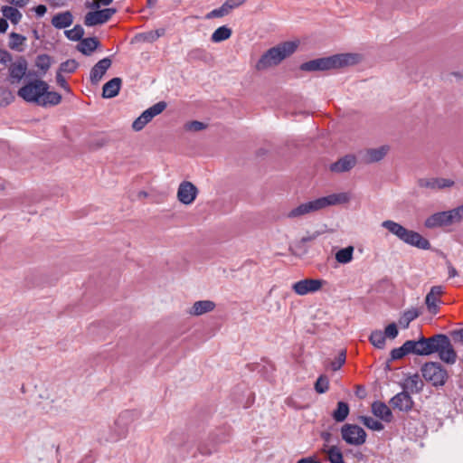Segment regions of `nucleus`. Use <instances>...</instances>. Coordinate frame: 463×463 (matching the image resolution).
Segmentation results:
<instances>
[{
  "label": "nucleus",
  "mask_w": 463,
  "mask_h": 463,
  "mask_svg": "<svg viewBox=\"0 0 463 463\" xmlns=\"http://www.w3.org/2000/svg\"><path fill=\"white\" fill-rule=\"evenodd\" d=\"M351 195L349 193L332 194L323 196L313 201H309L299 204L298 206L291 209L286 213L289 219L300 218L306 214L325 209L332 205H339L346 203L350 201Z\"/></svg>",
  "instance_id": "1"
},
{
  "label": "nucleus",
  "mask_w": 463,
  "mask_h": 463,
  "mask_svg": "<svg viewBox=\"0 0 463 463\" xmlns=\"http://www.w3.org/2000/svg\"><path fill=\"white\" fill-rule=\"evenodd\" d=\"M298 47V41H288L269 48L260 56L255 69L260 71L278 66L282 61L292 55Z\"/></svg>",
  "instance_id": "2"
},
{
  "label": "nucleus",
  "mask_w": 463,
  "mask_h": 463,
  "mask_svg": "<svg viewBox=\"0 0 463 463\" xmlns=\"http://www.w3.org/2000/svg\"><path fill=\"white\" fill-rule=\"evenodd\" d=\"M382 226L388 230L392 234L395 235L402 242L410 246H413L420 250H430L431 248L430 241L419 232L408 230L394 221H383L382 222Z\"/></svg>",
  "instance_id": "3"
},
{
  "label": "nucleus",
  "mask_w": 463,
  "mask_h": 463,
  "mask_svg": "<svg viewBox=\"0 0 463 463\" xmlns=\"http://www.w3.org/2000/svg\"><path fill=\"white\" fill-rule=\"evenodd\" d=\"M353 57L350 54H335L306 61L300 65L304 71H324L348 65Z\"/></svg>",
  "instance_id": "4"
},
{
  "label": "nucleus",
  "mask_w": 463,
  "mask_h": 463,
  "mask_svg": "<svg viewBox=\"0 0 463 463\" xmlns=\"http://www.w3.org/2000/svg\"><path fill=\"white\" fill-rule=\"evenodd\" d=\"M134 420V413L130 411L121 412L115 420L114 424L101 434L100 439L107 442H116L121 439L126 438L130 424Z\"/></svg>",
  "instance_id": "5"
},
{
  "label": "nucleus",
  "mask_w": 463,
  "mask_h": 463,
  "mask_svg": "<svg viewBox=\"0 0 463 463\" xmlns=\"http://www.w3.org/2000/svg\"><path fill=\"white\" fill-rule=\"evenodd\" d=\"M47 90H49V85L45 81L36 80L23 86L18 90V95L25 101L36 103L38 105L41 97Z\"/></svg>",
  "instance_id": "6"
},
{
  "label": "nucleus",
  "mask_w": 463,
  "mask_h": 463,
  "mask_svg": "<svg viewBox=\"0 0 463 463\" xmlns=\"http://www.w3.org/2000/svg\"><path fill=\"white\" fill-rule=\"evenodd\" d=\"M423 378L434 386H443L448 379V373L439 363H426L421 368Z\"/></svg>",
  "instance_id": "7"
},
{
  "label": "nucleus",
  "mask_w": 463,
  "mask_h": 463,
  "mask_svg": "<svg viewBox=\"0 0 463 463\" xmlns=\"http://www.w3.org/2000/svg\"><path fill=\"white\" fill-rule=\"evenodd\" d=\"M342 439L350 445L360 446L366 440L364 430L355 424H345L341 428Z\"/></svg>",
  "instance_id": "8"
},
{
  "label": "nucleus",
  "mask_w": 463,
  "mask_h": 463,
  "mask_svg": "<svg viewBox=\"0 0 463 463\" xmlns=\"http://www.w3.org/2000/svg\"><path fill=\"white\" fill-rule=\"evenodd\" d=\"M116 13V8H105L88 12L84 16V24L87 27H92L106 24Z\"/></svg>",
  "instance_id": "9"
},
{
  "label": "nucleus",
  "mask_w": 463,
  "mask_h": 463,
  "mask_svg": "<svg viewBox=\"0 0 463 463\" xmlns=\"http://www.w3.org/2000/svg\"><path fill=\"white\" fill-rule=\"evenodd\" d=\"M324 284H326V281L323 279H304L295 282L291 288L297 295L305 296L320 290Z\"/></svg>",
  "instance_id": "10"
},
{
  "label": "nucleus",
  "mask_w": 463,
  "mask_h": 463,
  "mask_svg": "<svg viewBox=\"0 0 463 463\" xmlns=\"http://www.w3.org/2000/svg\"><path fill=\"white\" fill-rule=\"evenodd\" d=\"M439 335L443 339L438 340L436 353H439V356L443 362L452 364L456 362L457 354L450 343L449 338L443 334H439Z\"/></svg>",
  "instance_id": "11"
},
{
  "label": "nucleus",
  "mask_w": 463,
  "mask_h": 463,
  "mask_svg": "<svg viewBox=\"0 0 463 463\" xmlns=\"http://www.w3.org/2000/svg\"><path fill=\"white\" fill-rule=\"evenodd\" d=\"M198 194L196 186L188 181H184L179 184L177 190V198L180 203L189 205L194 203Z\"/></svg>",
  "instance_id": "12"
},
{
  "label": "nucleus",
  "mask_w": 463,
  "mask_h": 463,
  "mask_svg": "<svg viewBox=\"0 0 463 463\" xmlns=\"http://www.w3.org/2000/svg\"><path fill=\"white\" fill-rule=\"evenodd\" d=\"M443 294L441 286L431 287L430 292L425 298V304L428 311L431 315H437L439 311V305L442 303L440 297Z\"/></svg>",
  "instance_id": "13"
},
{
  "label": "nucleus",
  "mask_w": 463,
  "mask_h": 463,
  "mask_svg": "<svg viewBox=\"0 0 463 463\" xmlns=\"http://www.w3.org/2000/svg\"><path fill=\"white\" fill-rule=\"evenodd\" d=\"M442 340L439 334L435 335L431 337L426 338L421 336L416 341V350L418 355H429L436 353L438 340Z\"/></svg>",
  "instance_id": "14"
},
{
  "label": "nucleus",
  "mask_w": 463,
  "mask_h": 463,
  "mask_svg": "<svg viewBox=\"0 0 463 463\" xmlns=\"http://www.w3.org/2000/svg\"><path fill=\"white\" fill-rule=\"evenodd\" d=\"M210 441L214 442L212 448H208L207 444H199L198 451L203 456H210L218 451L221 444L228 442V435L223 431H218L210 435Z\"/></svg>",
  "instance_id": "15"
},
{
  "label": "nucleus",
  "mask_w": 463,
  "mask_h": 463,
  "mask_svg": "<svg viewBox=\"0 0 463 463\" xmlns=\"http://www.w3.org/2000/svg\"><path fill=\"white\" fill-rule=\"evenodd\" d=\"M28 63L25 58L19 57L9 66V76L11 83H18L26 74Z\"/></svg>",
  "instance_id": "16"
},
{
  "label": "nucleus",
  "mask_w": 463,
  "mask_h": 463,
  "mask_svg": "<svg viewBox=\"0 0 463 463\" xmlns=\"http://www.w3.org/2000/svg\"><path fill=\"white\" fill-rule=\"evenodd\" d=\"M413 400L408 392L403 391L394 395L390 400V404L394 410L401 411H409L413 407Z\"/></svg>",
  "instance_id": "17"
},
{
  "label": "nucleus",
  "mask_w": 463,
  "mask_h": 463,
  "mask_svg": "<svg viewBox=\"0 0 463 463\" xmlns=\"http://www.w3.org/2000/svg\"><path fill=\"white\" fill-rule=\"evenodd\" d=\"M450 224H452V221L449 211L433 213L424 222L425 227L429 229L449 226Z\"/></svg>",
  "instance_id": "18"
},
{
  "label": "nucleus",
  "mask_w": 463,
  "mask_h": 463,
  "mask_svg": "<svg viewBox=\"0 0 463 463\" xmlns=\"http://www.w3.org/2000/svg\"><path fill=\"white\" fill-rule=\"evenodd\" d=\"M389 151L388 146H381L376 148H368L360 153L362 160L366 164L379 162L384 158Z\"/></svg>",
  "instance_id": "19"
},
{
  "label": "nucleus",
  "mask_w": 463,
  "mask_h": 463,
  "mask_svg": "<svg viewBox=\"0 0 463 463\" xmlns=\"http://www.w3.org/2000/svg\"><path fill=\"white\" fill-rule=\"evenodd\" d=\"M111 60L109 57H106L99 61L92 67L90 73V80L92 84L97 85L101 80L106 71L111 66Z\"/></svg>",
  "instance_id": "20"
},
{
  "label": "nucleus",
  "mask_w": 463,
  "mask_h": 463,
  "mask_svg": "<svg viewBox=\"0 0 463 463\" xmlns=\"http://www.w3.org/2000/svg\"><path fill=\"white\" fill-rule=\"evenodd\" d=\"M356 164V157L347 155L330 165V170L335 173H344L351 170Z\"/></svg>",
  "instance_id": "21"
},
{
  "label": "nucleus",
  "mask_w": 463,
  "mask_h": 463,
  "mask_svg": "<svg viewBox=\"0 0 463 463\" xmlns=\"http://www.w3.org/2000/svg\"><path fill=\"white\" fill-rule=\"evenodd\" d=\"M453 184V181L444 178H421L418 181L419 186L431 190L449 187Z\"/></svg>",
  "instance_id": "22"
},
{
  "label": "nucleus",
  "mask_w": 463,
  "mask_h": 463,
  "mask_svg": "<svg viewBox=\"0 0 463 463\" xmlns=\"http://www.w3.org/2000/svg\"><path fill=\"white\" fill-rule=\"evenodd\" d=\"M372 412L374 416L385 422H391L392 420L391 409L383 402H373L372 404Z\"/></svg>",
  "instance_id": "23"
},
{
  "label": "nucleus",
  "mask_w": 463,
  "mask_h": 463,
  "mask_svg": "<svg viewBox=\"0 0 463 463\" xmlns=\"http://www.w3.org/2000/svg\"><path fill=\"white\" fill-rule=\"evenodd\" d=\"M52 24L56 29H64L73 23V15L70 11L58 13L52 18Z\"/></svg>",
  "instance_id": "24"
},
{
  "label": "nucleus",
  "mask_w": 463,
  "mask_h": 463,
  "mask_svg": "<svg viewBox=\"0 0 463 463\" xmlns=\"http://www.w3.org/2000/svg\"><path fill=\"white\" fill-rule=\"evenodd\" d=\"M122 80L120 78H113L106 82L102 89V97L105 99H111L116 97L121 88Z\"/></svg>",
  "instance_id": "25"
},
{
  "label": "nucleus",
  "mask_w": 463,
  "mask_h": 463,
  "mask_svg": "<svg viewBox=\"0 0 463 463\" xmlns=\"http://www.w3.org/2000/svg\"><path fill=\"white\" fill-rule=\"evenodd\" d=\"M215 308V303L212 300H200L194 303L190 315L201 316L205 313L211 312Z\"/></svg>",
  "instance_id": "26"
},
{
  "label": "nucleus",
  "mask_w": 463,
  "mask_h": 463,
  "mask_svg": "<svg viewBox=\"0 0 463 463\" xmlns=\"http://www.w3.org/2000/svg\"><path fill=\"white\" fill-rule=\"evenodd\" d=\"M167 104L165 101H159L141 113V118L145 123H149L156 116L161 114L166 108Z\"/></svg>",
  "instance_id": "27"
},
{
  "label": "nucleus",
  "mask_w": 463,
  "mask_h": 463,
  "mask_svg": "<svg viewBox=\"0 0 463 463\" xmlns=\"http://www.w3.org/2000/svg\"><path fill=\"white\" fill-rule=\"evenodd\" d=\"M99 42L96 37L82 38L78 45V50L84 55H90L98 47Z\"/></svg>",
  "instance_id": "28"
},
{
  "label": "nucleus",
  "mask_w": 463,
  "mask_h": 463,
  "mask_svg": "<svg viewBox=\"0 0 463 463\" xmlns=\"http://www.w3.org/2000/svg\"><path fill=\"white\" fill-rule=\"evenodd\" d=\"M61 101V96L56 91H49L48 90L41 97L40 102L38 105L46 107V106H55L58 105Z\"/></svg>",
  "instance_id": "29"
},
{
  "label": "nucleus",
  "mask_w": 463,
  "mask_h": 463,
  "mask_svg": "<svg viewBox=\"0 0 463 463\" xmlns=\"http://www.w3.org/2000/svg\"><path fill=\"white\" fill-rule=\"evenodd\" d=\"M404 388L410 390L411 392H420L423 388V383L420 375L415 373L407 377L403 384Z\"/></svg>",
  "instance_id": "30"
},
{
  "label": "nucleus",
  "mask_w": 463,
  "mask_h": 463,
  "mask_svg": "<svg viewBox=\"0 0 463 463\" xmlns=\"http://www.w3.org/2000/svg\"><path fill=\"white\" fill-rule=\"evenodd\" d=\"M1 12L5 19H8L12 24H17L20 23L23 14L22 13L15 7L5 5L1 8Z\"/></svg>",
  "instance_id": "31"
},
{
  "label": "nucleus",
  "mask_w": 463,
  "mask_h": 463,
  "mask_svg": "<svg viewBox=\"0 0 463 463\" xmlns=\"http://www.w3.org/2000/svg\"><path fill=\"white\" fill-rule=\"evenodd\" d=\"M322 451L326 453L330 463H342L344 461L343 453L341 449L336 446L325 445L322 449Z\"/></svg>",
  "instance_id": "32"
},
{
  "label": "nucleus",
  "mask_w": 463,
  "mask_h": 463,
  "mask_svg": "<svg viewBox=\"0 0 463 463\" xmlns=\"http://www.w3.org/2000/svg\"><path fill=\"white\" fill-rule=\"evenodd\" d=\"M420 315L417 308H410L405 310L400 317L399 323L402 328H408L410 323L416 319Z\"/></svg>",
  "instance_id": "33"
},
{
  "label": "nucleus",
  "mask_w": 463,
  "mask_h": 463,
  "mask_svg": "<svg viewBox=\"0 0 463 463\" xmlns=\"http://www.w3.org/2000/svg\"><path fill=\"white\" fill-rule=\"evenodd\" d=\"M349 414V405L345 402H338L336 409L333 411L332 417L337 422L344 421Z\"/></svg>",
  "instance_id": "34"
},
{
  "label": "nucleus",
  "mask_w": 463,
  "mask_h": 463,
  "mask_svg": "<svg viewBox=\"0 0 463 463\" xmlns=\"http://www.w3.org/2000/svg\"><path fill=\"white\" fill-rule=\"evenodd\" d=\"M232 31L231 28L226 25L221 26L217 28L211 36V41L213 43H221L232 36Z\"/></svg>",
  "instance_id": "35"
},
{
  "label": "nucleus",
  "mask_w": 463,
  "mask_h": 463,
  "mask_svg": "<svg viewBox=\"0 0 463 463\" xmlns=\"http://www.w3.org/2000/svg\"><path fill=\"white\" fill-rule=\"evenodd\" d=\"M52 63V59L48 54H39L35 59V66L43 75L46 74Z\"/></svg>",
  "instance_id": "36"
},
{
  "label": "nucleus",
  "mask_w": 463,
  "mask_h": 463,
  "mask_svg": "<svg viewBox=\"0 0 463 463\" xmlns=\"http://www.w3.org/2000/svg\"><path fill=\"white\" fill-rule=\"evenodd\" d=\"M354 253V247L348 246L339 250L335 253V260L341 264H347L352 261Z\"/></svg>",
  "instance_id": "37"
},
{
  "label": "nucleus",
  "mask_w": 463,
  "mask_h": 463,
  "mask_svg": "<svg viewBox=\"0 0 463 463\" xmlns=\"http://www.w3.org/2000/svg\"><path fill=\"white\" fill-rule=\"evenodd\" d=\"M231 13H232V11L230 10V8L227 6L226 3L224 2L219 8H215V9L212 10L211 12H209L208 14H206L205 18L207 20H211L213 18H221V17L230 14Z\"/></svg>",
  "instance_id": "38"
},
{
  "label": "nucleus",
  "mask_w": 463,
  "mask_h": 463,
  "mask_svg": "<svg viewBox=\"0 0 463 463\" xmlns=\"http://www.w3.org/2000/svg\"><path fill=\"white\" fill-rule=\"evenodd\" d=\"M9 37H10V41H9L8 45H9L10 49L15 50L18 52H22L23 49L20 47L26 41V37H24L19 33H11Z\"/></svg>",
  "instance_id": "39"
},
{
  "label": "nucleus",
  "mask_w": 463,
  "mask_h": 463,
  "mask_svg": "<svg viewBox=\"0 0 463 463\" xmlns=\"http://www.w3.org/2000/svg\"><path fill=\"white\" fill-rule=\"evenodd\" d=\"M385 338H386L385 335L380 330L373 331L369 337L372 345L379 349H383L384 347Z\"/></svg>",
  "instance_id": "40"
},
{
  "label": "nucleus",
  "mask_w": 463,
  "mask_h": 463,
  "mask_svg": "<svg viewBox=\"0 0 463 463\" xmlns=\"http://www.w3.org/2000/svg\"><path fill=\"white\" fill-rule=\"evenodd\" d=\"M65 35L71 41H81L84 35V29L81 25L76 24L72 29L65 31Z\"/></svg>",
  "instance_id": "41"
},
{
  "label": "nucleus",
  "mask_w": 463,
  "mask_h": 463,
  "mask_svg": "<svg viewBox=\"0 0 463 463\" xmlns=\"http://www.w3.org/2000/svg\"><path fill=\"white\" fill-rule=\"evenodd\" d=\"M362 421L368 429L373 430L380 431L383 430L384 428L382 422L369 416L362 417Z\"/></svg>",
  "instance_id": "42"
},
{
  "label": "nucleus",
  "mask_w": 463,
  "mask_h": 463,
  "mask_svg": "<svg viewBox=\"0 0 463 463\" xmlns=\"http://www.w3.org/2000/svg\"><path fill=\"white\" fill-rule=\"evenodd\" d=\"M329 388L328 378L325 375H320L315 383V390L318 393H325Z\"/></svg>",
  "instance_id": "43"
},
{
  "label": "nucleus",
  "mask_w": 463,
  "mask_h": 463,
  "mask_svg": "<svg viewBox=\"0 0 463 463\" xmlns=\"http://www.w3.org/2000/svg\"><path fill=\"white\" fill-rule=\"evenodd\" d=\"M78 67V63L75 60H67L66 61H63L61 63L59 68V72H66V73H72L76 71Z\"/></svg>",
  "instance_id": "44"
},
{
  "label": "nucleus",
  "mask_w": 463,
  "mask_h": 463,
  "mask_svg": "<svg viewBox=\"0 0 463 463\" xmlns=\"http://www.w3.org/2000/svg\"><path fill=\"white\" fill-rule=\"evenodd\" d=\"M346 352L345 350L340 351L337 357L330 363V367L333 371L339 370L342 365L345 363Z\"/></svg>",
  "instance_id": "45"
},
{
  "label": "nucleus",
  "mask_w": 463,
  "mask_h": 463,
  "mask_svg": "<svg viewBox=\"0 0 463 463\" xmlns=\"http://www.w3.org/2000/svg\"><path fill=\"white\" fill-rule=\"evenodd\" d=\"M205 128L206 125L204 123L197 120L189 121L184 125L185 130L194 132L201 131Z\"/></svg>",
  "instance_id": "46"
},
{
  "label": "nucleus",
  "mask_w": 463,
  "mask_h": 463,
  "mask_svg": "<svg viewBox=\"0 0 463 463\" xmlns=\"http://www.w3.org/2000/svg\"><path fill=\"white\" fill-rule=\"evenodd\" d=\"M451 215L452 223L463 221V204L449 211Z\"/></svg>",
  "instance_id": "47"
},
{
  "label": "nucleus",
  "mask_w": 463,
  "mask_h": 463,
  "mask_svg": "<svg viewBox=\"0 0 463 463\" xmlns=\"http://www.w3.org/2000/svg\"><path fill=\"white\" fill-rule=\"evenodd\" d=\"M398 328L395 323L389 324L384 330V335L386 337H389L391 339H394L398 335Z\"/></svg>",
  "instance_id": "48"
},
{
  "label": "nucleus",
  "mask_w": 463,
  "mask_h": 463,
  "mask_svg": "<svg viewBox=\"0 0 463 463\" xmlns=\"http://www.w3.org/2000/svg\"><path fill=\"white\" fill-rule=\"evenodd\" d=\"M402 347H403L404 352H405L406 354H417L416 341L415 340H407L402 345Z\"/></svg>",
  "instance_id": "49"
},
{
  "label": "nucleus",
  "mask_w": 463,
  "mask_h": 463,
  "mask_svg": "<svg viewBox=\"0 0 463 463\" xmlns=\"http://www.w3.org/2000/svg\"><path fill=\"white\" fill-rule=\"evenodd\" d=\"M406 355L402 345L391 351V360L402 359Z\"/></svg>",
  "instance_id": "50"
},
{
  "label": "nucleus",
  "mask_w": 463,
  "mask_h": 463,
  "mask_svg": "<svg viewBox=\"0 0 463 463\" xmlns=\"http://www.w3.org/2000/svg\"><path fill=\"white\" fill-rule=\"evenodd\" d=\"M164 33H165L164 29H158L154 32L147 33L146 39L150 42H154V41L157 40L159 37H161L162 35H164Z\"/></svg>",
  "instance_id": "51"
},
{
  "label": "nucleus",
  "mask_w": 463,
  "mask_h": 463,
  "mask_svg": "<svg viewBox=\"0 0 463 463\" xmlns=\"http://www.w3.org/2000/svg\"><path fill=\"white\" fill-rule=\"evenodd\" d=\"M12 61V55L9 52L0 49V63L6 65Z\"/></svg>",
  "instance_id": "52"
},
{
  "label": "nucleus",
  "mask_w": 463,
  "mask_h": 463,
  "mask_svg": "<svg viewBox=\"0 0 463 463\" xmlns=\"http://www.w3.org/2000/svg\"><path fill=\"white\" fill-rule=\"evenodd\" d=\"M56 81H57V84L61 87L63 90L69 91L70 90V87H69V84L67 83L65 78L62 76V74L59 71H57L56 73Z\"/></svg>",
  "instance_id": "53"
},
{
  "label": "nucleus",
  "mask_w": 463,
  "mask_h": 463,
  "mask_svg": "<svg viewBox=\"0 0 463 463\" xmlns=\"http://www.w3.org/2000/svg\"><path fill=\"white\" fill-rule=\"evenodd\" d=\"M147 123H145V120L141 118V116H139L138 118H137L133 124H132V128L135 130V131H140L142 130L145 126L146 125Z\"/></svg>",
  "instance_id": "54"
},
{
  "label": "nucleus",
  "mask_w": 463,
  "mask_h": 463,
  "mask_svg": "<svg viewBox=\"0 0 463 463\" xmlns=\"http://www.w3.org/2000/svg\"><path fill=\"white\" fill-rule=\"evenodd\" d=\"M321 233L319 232H315L313 233H307V235L303 236L300 240V243L306 244L309 241H312L316 240Z\"/></svg>",
  "instance_id": "55"
},
{
  "label": "nucleus",
  "mask_w": 463,
  "mask_h": 463,
  "mask_svg": "<svg viewBox=\"0 0 463 463\" xmlns=\"http://www.w3.org/2000/svg\"><path fill=\"white\" fill-rule=\"evenodd\" d=\"M247 0H226L225 3L231 11L242 5Z\"/></svg>",
  "instance_id": "56"
},
{
  "label": "nucleus",
  "mask_w": 463,
  "mask_h": 463,
  "mask_svg": "<svg viewBox=\"0 0 463 463\" xmlns=\"http://www.w3.org/2000/svg\"><path fill=\"white\" fill-rule=\"evenodd\" d=\"M297 463H321V461L317 457L313 456L302 458Z\"/></svg>",
  "instance_id": "57"
},
{
  "label": "nucleus",
  "mask_w": 463,
  "mask_h": 463,
  "mask_svg": "<svg viewBox=\"0 0 463 463\" xmlns=\"http://www.w3.org/2000/svg\"><path fill=\"white\" fill-rule=\"evenodd\" d=\"M451 335L455 341L463 342V328L453 331Z\"/></svg>",
  "instance_id": "58"
},
{
  "label": "nucleus",
  "mask_w": 463,
  "mask_h": 463,
  "mask_svg": "<svg viewBox=\"0 0 463 463\" xmlns=\"http://www.w3.org/2000/svg\"><path fill=\"white\" fill-rule=\"evenodd\" d=\"M9 4L15 5L17 7H24L29 0H6Z\"/></svg>",
  "instance_id": "59"
},
{
  "label": "nucleus",
  "mask_w": 463,
  "mask_h": 463,
  "mask_svg": "<svg viewBox=\"0 0 463 463\" xmlns=\"http://www.w3.org/2000/svg\"><path fill=\"white\" fill-rule=\"evenodd\" d=\"M47 11V8L45 5H39L38 6L35 7V13L38 16H43L44 15V14L46 13Z\"/></svg>",
  "instance_id": "60"
},
{
  "label": "nucleus",
  "mask_w": 463,
  "mask_h": 463,
  "mask_svg": "<svg viewBox=\"0 0 463 463\" xmlns=\"http://www.w3.org/2000/svg\"><path fill=\"white\" fill-rule=\"evenodd\" d=\"M8 28V23L5 18H0V33H4Z\"/></svg>",
  "instance_id": "61"
},
{
  "label": "nucleus",
  "mask_w": 463,
  "mask_h": 463,
  "mask_svg": "<svg viewBox=\"0 0 463 463\" xmlns=\"http://www.w3.org/2000/svg\"><path fill=\"white\" fill-rule=\"evenodd\" d=\"M448 272L449 278H454L458 276L457 269L450 263L448 264Z\"/></svg>",
  "instance_id": "62"
},
{
  "label": "nucleus",
  "mask_w": 463,
  "mask_h": 463,
  "mask_svg": "<svg viewBox=\"0 0 463 463\" xmlns=\"http://www.w3.org/2000/svg\"><path fill=\"white\" fill-rule=\"evenodd\" d=\"M100 4L99 1L87 2L86 6L91 9H98Z\"/></svg>",
  "instance_id": "63"
},
{
  "label": "nucleus",
  "mask_w": 463,
  "mask_h": 463,
  "mask_svg": "<svg viewBox=\"0 0 463 463\" xmlns=\"http://www.w3.org/2000/svg\"><path fill=\"white\" fill-rule=\"evenodd\" d=\"M321 438L326 441V442H330L331 440V433L330 432H327V431H323L321 433Z\"/></svg>",
  "instance_id": "64"
}]
</instances>
